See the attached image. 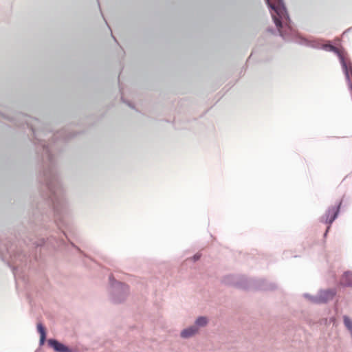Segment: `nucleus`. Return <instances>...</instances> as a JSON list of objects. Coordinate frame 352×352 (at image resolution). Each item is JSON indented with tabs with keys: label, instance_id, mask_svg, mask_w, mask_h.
<instances>
[{
	"label": "nucleus",
	"instance_id": "1",
	"mask_svg": "<svg viewBox=\"0 0 352 352\" xmlns=\"http://www.w3.org/2000/svg\"><path fill=\"white\" fill-rule=\"evenodd\" d=\"M330 50L334 52H336L340 60L341 65L342 66L348 85L349 88L352 90V63L347 58L345 57L344 54L340 52L338 48L333 45L329 46Z\"/></svg>",
	"mask_w": 352,
	"mask_h": 352
},
{
	"label": "nucleus",
	"instance_id": "2",
	"mask_svg": "<svg viewBox=\"0 0 352 352\" xmlns=\"http://www.w3.org/2000/svg\"><path fill=\"white\" fill-rule=\"evenodd\" d=\"M340 203H338V204L329 208L326 213L322 217V221L325 223H328L329 225L331 224L338 216L340 210ZM329 228L330 226L327 227L324 236L327 235Z\"/></svg>",
	"mask_w": 352,
	"mask_h": 352
},
{
	"label": "nucleus",
	"instance_id": "3",
	"mask_svg": "<svg viewBox=\"0 0 352 352\" xmlns=\"http://www.w3.org/2000/svg\"><path fill=\"white\" fill-rule=\"evenodd\" d=\"M267 5L281 18L285 12V8L282 0H266Z\"/></svg>",
	"mask_w": 352,
	"mask_h": 352
},
{
	"label": "nucleus",
	"instance_id": "4",
	"mask_svg": "<svg viewBox=\"0 0 352 352\" xmlns=\"http://www.w3.org/2000/svg\"><path fill=\"white\" fill-rule=\"evenodd\" d=\"M49 345L52 347L56 352H72L67 346H65L62 343H60L56 340L50 339L48 340Z\"/></svg>",
	"mask_w": 352,
	"mask_h": 352
},
{
	"label": "nucleus",
	"instance_id": "5",
	"mask_svg": "<svg viewBox=\"0 0 352 352\" xmlns=\"http://www.w3.org/2000/svg\"><path fill=\"white\" fill-rule=\"evenodd\" d=\"M198 331V328L196 326L190 327L188 329L183 330L181 333V336L184 338L191 337L196 334Z\"/></svg>",
	"mask_w": 352,
	"mask_h": 352
},
{
	"label": "nucleus",
	"instance_id": "6",
	"mask_svg": "<svg viewBox=\"0 0 352 352\" xmlns=\"http://www.w3.org/2000/svg\"><path fill=\"white\" fill-rule=\"evenodd\" d=\"M333 294L332 292H331L330 291L327 290L324 292V296L321 295L318 297H316L314 299V302H324L329 300V299H331L333 298Z\"/></svg>",
	"mask_w": 352,
	"mask_h": 352
},
{
	"label": "nucleus",
	"instance_id": "7",
	"mask_svg": "<svg viewBox=\"0 0 352 352\" xmlns=\"http://www.w3.org/2000/svg\"><path fill=\"white\" fill-rule=\"evenodd\" d=\"M37 329L38 333H40V340L41 344H43L45 340L46 334L44 327L41 324H37Z\"/></svg>",
	"mask_w": 352,
	"mask_h": 352
},
{
	"label": "nucleus",
	"instance_id": "8",
	"mask_svg": "<svg viewBox=\"0 0 352 352\" xmlns=\"http://www.w3.org/2000/svg\"><path fill=\"white\" fill-rule=\"evenodd\" d=\"M207 322H208L207 318L206 317L201 316V317H199L196 320L195 324H196V327L197 326L204 327L206 325Z\"/></svg>",
	"mask_w": 352,
	"mask_h": 352
},
{
	"label": "nucleus",
	"instance_id": "9",
	"mask_svg": "<svg viewBox=\"0 0 352 352\" xmlns=\"http://www.w3.org/2000/svg\"><path fill=\"white\" fill-rule=\"evenodd\" d=\"M343 279L349 280V284H352V273L347 272L343 275Z\"/></svg>",
	"mask_w": 352,
	"mask_h": 352
},
{
	"label": "nucleus",
	"instance_id": "10",
	"mask_svg": "<svg viewBox=\"0 0 352 352\" xmlns=\"http://www.w3.org/2000/svg\"><path fill=\"white\" fill-rule=\"evenodd\" d=\"M272 17L274 21V23L278 28H280L282 27V23L280 20V19L277 16H276L274 14H272Z\"/></svg>",
	"mask_w": 352,
	"mask_h": 352
},
{
	"label": "nucleus",
	"instance_id": "11",
	"mask_svg": "<svg viewBox=\"0 0 352 352\" xmlns=\"http://www.w3.org/2000/svg\"><path fill=\"white\" fill-rule=\"evenodd\" d=\"M199 256H196V255L194 256L195 260H197V259H199Z\"/></svg>",
	"mask_w": 352,
	"mask_h": 352
}]
</instances>
